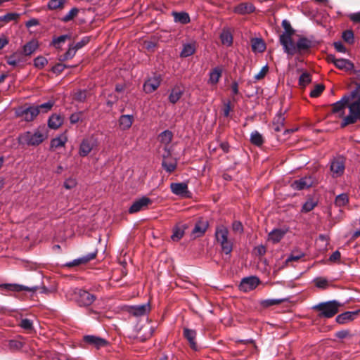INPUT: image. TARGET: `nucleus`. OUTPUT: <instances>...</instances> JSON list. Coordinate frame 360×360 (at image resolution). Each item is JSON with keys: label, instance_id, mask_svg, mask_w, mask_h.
Returning a JSON list of instances; mask_svg holds the SVG:
<instances>
[{"label": "nucleus", "instance_id": "nucleus-47", "mask_svg": "<svg viewBox=\"0 0 360 360\" xmlns=\"http://www.w3.org/2000/svg\"><path fill=\"white\" fill-rule=\"evenodd\" d=\"M65 0H50L48 2V8L51 10L63 8Z\"/></svg>", "mask_w": 360, "mask_h": 360}, {"label": "nucleus", "instance_id": "nucleus-27", "mask_svg": "<svg viewBox=\"0 0 360 360\" xmlns=\"http://www.w3.org/2000/svg\"><path fill=\"white\" fill-rule=\"evenodd\" d=\"M63 123V118L56 114L52 115L49 120H48V126L49 128L53 129H57L59 128Z\"/></svg>", "mask_w": 360, "mask_h": 360}, {"label": "nucleus", "instance_id": "nucleus-1", "mask_svg": "<svg viewBox=\"0 0 360 360\" xmlns=\"http://www.w3.org/2000/svg\"><path fill=\"white\" fill-rule=\"evenodd\" d=\"M26 283L24 284V297L25 292H30L31 297L37 292L49 294L51 290L43 283V276L39 271L28 272L25 275Z\"/></svg>", "mask_w": 360, "mask_h": 360}, {"label": "nucleus", "instance_id": "nucleus-28", "mask_svg": "<svg viewBox=\"0 0 360 360\" xmlns=\"http://www.w3.org/2000/svg\"><path fill=\"white\" fill-rule=\"evenodd\" d=\"M285 234V231L279 229H275L269 233V240L272 241L274 243H277L281 241Z\"/></svg>", "mask_w": 360, "mask_h": 360}, {"label": "nucleus", "instance_id": "nucleus-55", "mask_svg": "<svg viewBox=\"0 0 360 360\" xmlns=\"http://www.w3.org/2000/svg\"><path fill=\"white\" fill-rule=\"evenodd\" d=\"M162 167L169 173L174 172L176 167V162H167L163 160L162 162Z\"/></svg>", "mask_w": 360, "mask_h": 360}, {"label": "nucleus", "instance_id": "nucleus-12", "mask_svg": "<svg viewBox=\"0 0 360 360\" xmlns=\"http://www.w3.org/2000/svg\"><path fill=\"white\" fill-rule=\"evenodd\" d=\"M260 281L257 276H250L242 279L239 288L241 291L249 292L255 289L259 284Z\"/></svg>", "mask_w": 360, "mask_h": 360}, {"label": "nucleus", "instance_id": "nucleus-58", "mask_svg": "<svg viewBox=\"0 0 360 360\" xmlns=\"http://www.w3.org/2000/svg\"><path fill=\"white\" fill-rule=\"evenodd\" d=\"M47 63L46 58L42 56L37 57L34 60V65L37 68H43Z\"/></svg>", "mask_w": 360, "mask_h": 360}, {"label": "nucleus", "instance_id": "nucleus-37", "mask_svg": "<svg viewBox=\"0 0 360 360\" xmlns=\"http://www.w3.org/2000/svg\"><path fill=\"white\" fill-rule=\"evenodd\" d=\"M250 142L257 146H261L264 143L262 135L257 131H254L250 134Z\"/></svg>", "mask_w": 360, "mask_h": 360}, {"label": "nucleus", "instance_id": "nucleus-5", "mask_svg": "<svg viewBox=\"0 0 360 360\" xmlns=\"http://www.w3.org/2000/svg\"><path fill=\"white\" fill-rule=\"evenodd\" d=\"M215 238L219 243L221 250L226 255H229L233 250V243L229 239V230L224 225L217 226Z\"/></svg>", "mask_w": 360, "mask_h": 360}, {"label": "nucleus", "instance_id": "nucleus-52", "mask_svg": "<svg viewBox=\"0 0 360 360\" xmlns=\"http://www.w3.org/2000/svg\"><path fill=\"white\" fill-rule=\"evenodd\" d=\"M304 256V253L299 251H292L290 256L286 259V262L298 261L300 259Z\"/></svg>", "mask_w": 360, "mask_h": 360}, {"label": "nucleus", "instance_id": "nucleus-64", "mask_svg": "<svg viewBox=\"0 0 360 360\" xmlns=\"http://www.w3.org/2000/svg\"><path fill=\"white\" fill-rule=\"evenodd\" d=\"M232 229L233 231L238 233H243V226L240 221H235L232 224Z\"/></svg>", "mask_w": 360, "mask_h": 360}, {"label": "nucleus", "instance_id": "nucleus-36", "mask_svg": "<svg viewBox=\"0 0 360 360\" xmlns=\"http://www.w3.org/2000/svg\"><path fill=\"white\" fill-rule=\"evenodd\" d=\"M182 95L183 91L179 87H175L171 91L169 96V101L172 103L174 104L181 98Z\"/></svg>", "mask_w": 360, "mask_h": 360}, {"label": "nucleus", "instance_id": "nucleus-33", "mask_svg": "<svg viewBox=\"0 0 360 360\" xmlns=\"http://www.w3.org/2000/svg\"><path fill=\"white\" fill-rule=\"evenodd\" d=\"M172 15L176 22L185 25L190 22L189 15L186 12H173Z\"/></svg>", "mask_w": 360, "mask_h": 360}, {"label": "nucleus", "instance_id": "nucleus-41", "mask_svg": "<svg viewBox=\"0 0 360 360\" xmlns=\"http://www.w3.org/2000/svg\"><path fill=\"white\" fill-rule=\"evenodd\" d=\"M349 203V196L347 193H341L336 196L335 205L337 207H344Z\"/></svg>", "mask_w": 360, "mask_h": 360}, {"label": "nucleus", "instance_id": "nucleus-15", "mask_svg": "<svg viewBox=\"0 0 360 360\" xmlns=\"http://www.w3.org/2000/svg\"><path fill=\"white\" fill-rule=\"evenodd\" d=\"M313 183L314 181L311 176H306L294 181L291 184V187L294 190L301 191L306 188H309L313 185Z\"/></svg>", "mask_w": 360, "mask_h": 360}, {"label": "nucleus", "instance_id": "nucleus-32", "mask_svg": "<svg viewBox=\"0 0 360 360\" xmlns=\"http://www.w3.org/2000/svg\"><path fill=\"white\" fill-rule=\"evenodd\" d=\"M288 298H281V299H266L261 300L259 304L262 307L264 308L269 307L273 305H278L284 302L288 301Z\"/></svg>", "mask_w": 360, "mask_h": 360}, {"label": "nucleus", "instance_id": "nucleus-22", "mask_svg": "<svg viewBox=\"0 0 360 360\" xmlns=\"http://www.w3.org/2000/svg\"><path fill=\"white\" fill-rule=\"evenodd\" d=\"M196 331L195 330L185 328L184 329V336L189 342L190 347L195 351L198 350V345L195 342Z\"/></svg>", "mask_w": 360, "mask_h": 360}, {"label": "nucleus", "instance_id": "nucleus-49", "mask_svg": "<svg viewBox=\"0 0 360 360\" xmlns=\"http://www.w3.org/2000/svg\"><path fill=\"white\" fill-rule=\"evenodd\" d=\"M316 205L317 202H315L313 199H309L302 205L301 211L302 212H310L316 206Z\"/></svg>", "mask_w": 360, "mask_h": 360}, {"label": "nucleus", "instance_id": "nucleus-57", "mask_svg": "<svg viewBox=\"0 0 360 360\" xmlns=\"http://www.w3.org/2000/svg\"><path fill=\"white\" fill-rule=\"evenodd\" d=\"M344 41L349 44H352L354 42V33L352 30H345L342 32V35Z\"/></svg>", "mask_w": 360, "mask_h": 360}, {"label": "nucleus", "instance_id": "nucleus-11", "mask_svg": "<svg viewBox=\"0 0 360 360\" xmlns=\"http://www.w3.org/2000/svg\"><path fill=\"white\" fill-rule=\"evenodd\" d=\"M282 27L285 30V32L279 36V41L283 47L292 39V37L294 34L295 30L292 28L290 23L287 20L282 21Z\"/></svg>", "mask_w": 360, "mask_h": 360}, {"label": "nucleus", "instance_id": "nucleus-21", "mask_svg": "<svg viewBox=\"0 0 360 360\" xmlns=\"http://www.w3.org/2000/svg\"><path fill=\"white\" fill-rule=\"evenodd\" d=\"M97 255V251H94L93 252L89 253L86 255L82 256L79 258L75 259L73 261L68 262L66 264L67 266H78L82 264H86L88 262L94 259Z\"/></svg>", "mask_w": 360, "mask_h": 360}, {"label": "nucleus", "instance_id": "nucleus-16", "mask_svg": "<svg viewBox=\"0 0 360 360\" xmlns=\"http://www.w3.org/2000/svg\"><path fill=\"white\" fill-rule=\"evenodd\" d=\"M96 146V141L92 138L84 139L79 146V154L82 157L88 155Z\"/></svg>", "mask_w": 360, "mask_h": 360}, {"label": "nucleus", "instance_id": "nucleus-42", "mask_svg": "<svg viewBox=\"0 0 360 360\" xmlns=\"http://www.w3.org/2000/svg\"><path fill=\"white\" fill-rule=\"evenodd\" d=\"M141 330H146V333H144L143 335H137V338L141 342H143L150 338L153 333V327L149 326H143L141 327Z\"/></svg>", "mask_w": 360, "mask_h": 360}, {"label": "nucleus", "instance_id": "nucleus-44", "mask_svg": "<svg viewBox=\"0 0 360 360\" xmlns=\"http://www.w3.org/2000/svg\"><path fill=\"white\" fill-rule=\"evenodd\" d=\"M21 61V53H15L13 55L8 56L7 58V63L9 65L13 67H15L18 65Z\"/></svg>", "mask_w": 360, "mask_h": 360}, {"label": "nucleus", "instance_id": "nucleus-43", "mask_svg": "<svg viewBox=\"0 0 360 360\" xmlns=\"http://www.w3.org/2000/svg\"><path fill=\"white\" fill-rule=\"evenodd\" d=\"M2 290L11 292H20L22 290V285L5 283L0 285Z\"/></svg>", "mask_w": 360, "mask_h": 360}, {"label": "nucleus", "instance_id": "nucleus-3", "mask_svg": "<svg viewBox=\"0 0 360 360\" xmlns=\"http://www.w3.org/2000/svg\"><path fill=\"white\" fill-rule=\"evenodd\" d=\"M312 46V41L307 37H302L298 39L296 43L292 39L283 47L285 53L290 56L295 54H303L309 52Z\"/></svg>", "mask_w": 360, "mask_h": 360}, {"label": "nucleus", "instance_id": "nucleus-38", "mask_svg": "<svg viewBox=\"0 0 360 360\" xmlns=\"http://www.w3.org/2000/svg\"><path fill=\"white\" fill-rule=\"evenodd\" d=\"M220 39L224 45L230 46L233 44V36L229 30H223L220 34Z\"/></svg>", "mask_w": 360, "mask_h": 360}, {"label": "nucleus", "instance_id": "nucleus-6", "mask_svg": "<svg viewBox=\"0 0 360 360\" xmlns=\"http://www.w3.org/2000/svg\"><path fill=\"white\" fill-rule=\"evenodd\" d=\"M74 293V299L80 307L90 306L96 300L94 295L82 289H75Z\"/></svg>", "mask_w": 360, "mask_h": 360}, {"label": "nucleus", "instance_id": "nucleus-34", "mask_svg": "<svg viewBox=\"0 0 360 360\" xmlns=\"http://www.w3.org/2000/svg\"><path fill=\"white\" fill-rule=\"evenodd\" d=\"M285 122V117L281 113H278L276 115L273 121V127L275 131H280L283 126Z\"/></svg>", "mask_w": 360, "mask_h": 360}, {"label": "nucleus", "instance_id": "nucleus-61", "mask_svg": "<svg viewBox=\"0 0 360 360\" xmlns=\"http://www.w3.org/2000/svg\"><path fill=\"white\" fill-rule=\"evenodd\" d=\"M86 98V91L85 90H79L75 94V99L76 101L83 102Z\"/></svg>", "mask_w": 360, "mask_h": 360}, {"label": "nucleus", "instance_id": "nucleus-53", "mask_svg": "<svg viewBox=\"0 0 360 360\" xmlns=\"http://www.w3.org/2000/svg\"><path fill=\"white\" fill-rule=\"evenodd\" d=\"M324 90V86L323 84H317L314 86V88L311 91L309 95L312 98H316L321 95V94Z\"/></svg>", "mask_w": 360, "mask_h": 360}, {"label": "nucleus", "instance_id": "nucleus-30", "mask_svg": "<svg viewBox=\"0 0 360 360\" xmlns=\"http://www.w3.org/2000/svg\"><path fill=\"white\" fill-rule=\"evenodd\" d=\"M133 123V116L129 115H123L119 119V124L123 130L128 129Z\"/></svg>", "mask_w": 360, "mask_h": 360}, {"label": "nucleus", "instance_id": "nucleus-8", "mask_svg": "<svg viewBox=\"0 0 360 360\" xmlns=\"http://www.w3.org/2000/svg\"><path fill=\"white\" fill-rule=\"evenodd\" d=\"M355 101V100L351 96V95L347 94L342 96V98L337 101L336 103H333L332 105V111L334 113H339L340 117H343L345 112L344 109L345 106L347 105L349 108V105L353 102Z\"/></svg>", "mask_w": 360, "mask_h": 360}, {"label": "nucleus", "instance_id": "nucleus-40", "mask_svg": "<svg viewBox=\"0 0 360 360\" xmlns=\"http://www.w3.org/2000/svg\"><path fill=\"white\" fill-rule=\"evenodd\" d=\"M186 229V226L184 225H181L180 226H176L174 229L173 233L171 236V238L174 241L179 240L184 235V231Z\"/></svg>", "mask_w": 360, "mask_h": 360}, {"label": "nucleus", "instance_id": "nucleus-18", "mask_svg": "<svg viewBox=\"0 0 360 360\" xmlns=\"http://www.w3.org/2000/svg\"><path fill=\"white\" fill-rule=\"evenodd\" d=\"M172 192L181 197H188L189 191L188 185L186 183H172L170 185Z\"/></svg>", "mask_w": 360, "mask_h": 360}, {"label": "nucleus", "instance_id": "nucleus-20", "mask_svg": "<svg viewBox=\"0 0 360 360\" xmlns=\"http://www.w3.org/2000/svg\"><path fill=\"white\" fill-rule=\"evenodd\" d=\"M360 310L353 311H345L336 316V321L340 324H345L353 321L359 314Z\"/></svg>", "mask_w": 360, "mask_h": 360}, {"label": "nucleus", "instance_id": "nucleus-10", "mask_svg": "<svg viewBox=\"0 0 360 360\" xmlns=\"http://www.w3.org/2000/svg\"><path fill=\"white\" fill-rule=\"evenodd\" d=\"M24 138L28 145L38 146L46 138V134L37 129L34 132H27Z\"/></svg>", "mask_w": 360, "mask_h": 360}, {"label": "nucleus", "instance_id": "nucleus-46", "mask_svg": "<svg viewBox=\"0 0 360 360\" xmlns=\"http://www.w3.org/2000/svg\"><path fill=\"white\" fill-rule=\"evenodd\" d=\"M172 136V133L170 131L165 130L160 134L159 138L161 143L167 145L171 142Z\"/></svg>", "mask_w": 360, "mask_h": 360}, {"label": "nucleus", "instance_id": "nucleus-23", "mask_svg": "<svg viewBox=\"0 0 360 360\" xmlns=\"http://www.w3.org/2000/svg\"><path fill=\"white\" fill-rule=\"evenodd\" d=\"M39 115V109L36 105H24V121H32Z\"/></svg>", "mask_w": 360, "mask_h": 360}, {"label": "nucleus", "instance_id": "nucleus-59", "mask_svg": "<svg viewBox=\"0 0 360 360\" xmlns=\"http://www.w3.org/2000/svg\"><path fill=\"white\" fill-rule=\"evenodd\" d=\"M22 343L20 340H11L9 342V347L12 351H17L22 348Z\"/></svg>", "mask_w": 360, "mask_h": 360}, {"label": "nucleus", "instance_id": "nucleus-48", "mask_svg": "<svg viewBox=\"0 0 360 360\" xmlns=\"http://www.w3.org/2000/svg\"><path fill=\"white\" fill-rule=\"evenodd\" d=\"M27 333L32 335L34 333V328L33 326V321L24 319V334Z\"/></svg>", "mask_w": 360, "mask_h": 360}, {"label": "nucleus", "instance_id": "nucleus-7", "mask_svg": "<svg viewBox=\"0 0 360 360\" xmlns=\"http://www.w3.org/2000/svg\"><path fill=\"white\" fill-rule=\"evenodd\" d=\"M345 169V159L342 156L334 158L330 165V171L333 178H338L343 175Z\"/></svg>", "mask_w": 360, "mask_h": 360}, {"label": "nucleus", "instance_id": "nucleus-4", "mask_svg": "<svg viewBox=\"0 0 360 360\" xmlns=\"http://www.w3.org/2000/svg\"><path fill=\"white\" fill-rule=\"evenodd\" d=\"M341 304L337 300L321 302L312 308L319 311V317L329 319L334 316L338 312Z\"/></svg>", "mask_w": 360, "mask_h": 360}, {"label": "nucleus", "instance_id": "nucleus-14", "mask_svg": "<svg viewBox=\"0 0 360 360\" xmlns=\"http://www.w3.org/2000/svg\"><path fill=\"white\" fill-rule=\"evenodd\" d=\"M161 77L159 75H155L148 78L143 84V90L146 94H150L155 91L160 85Z\"/></svg>", "mask_w": 360, "mask_h": 360}, {"label": "nucleus", "instance_id": "nucleus-39", "mask_svg": "<svg viewBox=\"0 0 360 360\" xmlns=\"http://www.w3.org/2000/svg\"><path fill=\"white\" fill-rule=\"evenodd\" d=\"M67 138L65 136H58L53 139L51 141L50 147L51 149L58 148L63 147L67 142Z\"/></svg>", "mask_w": 360, "mask_h": 360}, {"label": "nucleus", "instance_id": "nucleus-51", "mask_svg": "<svg viewBox=\"0 0 360 360\" xmlns=\"http://www.w3.org/2000/svg\"><path fill=\"white\" fill-rule=\"evenodd\" d=\"M79 13V9L77 8H72L62 18L63 22H69L72 20Z\"/></svg>", "mask_w": 360, "mask_h": 360}, {"label": "nucleus", "instance_id": "nucleus-60", "mask_svg": "<svg viewBox=\"0 0 360 360\" xmlns=\"http://www.w3.org/2000/svg\"><path fill=\"white\" fill-rule=\"evenodd\" d=\"M77 51V50L74 46L70 47L69 49L65 52L61 60H65L69 58H72L75 55Z\"/></svg>", "mask_w": 360, "mask_h": 360}, {"label": "nucleus", "instance_id": "nucleus-29", "mask_svg": "<svg viewBox=\"0 0 360 360\" xmlns=\"http://www.w3.org/2000/svg\"><path fill=\"white\" fill-rule=\"evenodd\" d=\"M335 67L340 70L348 71L354 68V64L347 59L339 58L335 61Z\"/></svg>", "mask_w": 360, "mask_h": 360}, {"label": "nucleus", "instance_id": "nucleus-19", "mask_svg": "<svg viewBox=\"0 0 360 360\" xmlns=\"http://www.w3.org/2000/svg\"><path fill=\"white\" fill-rule=\"evenodd\" d=\"M84 341L96 349H100L108 345L106 340L95 335H85L84 337Z\"/></svg>", "mask_w": 360, "mask_h": 360}, {"label": "nucleus", "instance_id": "nucleus-13", "mask_svg": "<svg viewBox=\"0 0 360 360\" xmlns=\"http://www.w3.org/2000/svg\"><path fill=\"white\" fill-rule=\"evenodd\" d=\"M129 314L136 316H143L148 314L150 311V306L149 303H146L140 305L130 306L128 308Z\"/></svg>", "mask_w": 360, "mask_h": 360}, {"label": "nucleus", "instance_id": "nucleus-62", "mask_svg": "<svg viewBox=\"0 0 360 360\" xmlns=\"http://www.w3.org/2000/svg\"><path fill=\"white\" fill-rule=\"evenodd\" d=\"M77 185V181L75 179H72V178H69L68 179H66L64 182V187L66 188V189H71V188H73L76 186Z\"/></svg>", "mask_w": 360, "mask_h": 360}, {"label": "nucleus", "instance_id": "nucleus-45", "mask_svg": "<svg viewBox=\"0 0 360 360\" xmlns=\"http://www.w3.org/2000/svg\"><path fill=\"white\" fill-rule=\"evenodd\" d=\"M54 101H49L44 103H42L39 105H36L37 108L39 109V114L40 112L41 113H46L51 110L52 107L54 105Z\"/></svg>", "mask_w": 360, "mask_h": 360}, {"label": "nucleus", "instance_id": "nucleus-35", "mask_svg": "<svg viewBox=\"0 0 360 360\" xmlns=\"http://www.w3.org/2000/svg\"><path fill=\"white\" fill-rule=\"evenodd\" d=\"M39 46L38 41L37 40H32L24 45V56H29L32 54Z\"/></svg>", "mask_w": 360, "mask_h": 360}, {"label": "nucleus", "instance_id": "nucleus-63", "mask_svg": "<svg viewBox=\"0 0 360 360\" xmlns=\"http://www.w3.org/2000/svg\"><path fill=\"white\" fill-rule=\"evenodd\" d=\"M267 72H268V66L265 65L261 69V70L259 72V73H257V75H255V77H254L255 79L260 80V79H263L265 77Z\"/></svg>", "mask_w": 360, "mask_h": 360}, {"label": "nucleus", "instance_id": "nucleus-31", "mask_svg": "<svg viewBox=\"0 0 360 360\" xmlns=\"http://www.w3.org/2000/svg\"><path fill=\"white\" fill-rule=\"evenodd\" d=\"M252 49L254 52L262 53L264 51L266 45L262 39L255 38L251 41Z\"/></svg>", "mask_w": 360, "mask_h": 360}, {"label": "nucleus", "instance_id": "nucleus-2", "mask_svg": "<svg viewBox=\"0 0 360 360\" xmlns=\"http://www.w3.org/2000/svg\"><path fill=\"white\" fill-rule=\"evenodd\" d=\"M349 94L355 101L349 105V115L344 117L342 127L354 124L360 120V83L356 84V87Z\"/></svg>", "mask_w": 360, "mask_h": 360}, {"label": "nucleus", "instance_id": "nucleus-26", "mask_svg": "<svg viewBox=\"0 0 360 360\" xmlns=\"http://www.w3.org/2000/svg\"><path fill=\"white\" fill-rule=\"evenodd\" d=\"M222 75V69L219 67H216L212 69L209 74L208 83L212 85H216L219 81Z\"/></svg>", "mask_w": 360, "mask_h": 360}, {"label": "nucleus", "instance_id": "nucleus-24", "mask_svg": "<svg viewBox=\"0 0 360 360\" xmlns=\"http://www.w3.org/2000/svg\"><path fill=\"white\" fill-rule=\"evenodd\" d=\"M255 7L250 3H242L236 6L233 11L240 15H245L253 13Z\"/></svg>", "mask_w": 360, "mask_h": 360}, {"label": "nucleus", "instance_id": "nucleus-56", "mask_svg": "<svg viewBox=\"0 0 360 360\" xmlns=\"http://www.w3.org/2000/svg\"><path fill=\"white\" fill-rule=\"evenodd\" d=\"M19 17V14L15 13H8L4 15L0 16V21H5L6 22L15 20Z\"/></svg>", "mask_w": 360, "mask_h": 360}, {"label": "nucleus", "instance_id": "nucleus-17", "mask_svg": "<svg viewBox=\"0 0 360 360\" xmlns=\"http://www.w3.org/2000/svg\"><path fill=\"white\" fill-rule=\"evenodd\" d=\"M209 226L208 221L206 219H200L195 224L193 229L191 231V236L195 238L202 236Z\"/></svg>", "mask_w": 360, "mask_h": 360}, {"label": "nucleus", "instance_id": "nucleus-25", "mask_svg": "<svg viewBox=\"0 0 360 360\" xmlns=\"http://www.w3.org/2000/svg\"><path fill=\"white\" fill-rule=\"evenodd\" d=\"M196 51V43L195 41L183 44L182 50L180 53L181 58H187L195 53Z\"/></svg>", "mask_w": 360, "mask_h": 360}, {"label": "nucleus", "instance_id": "nucleus-50", "mask_svg": "<svg viewBox=\"0 0 360 360\" xmlns=\"http://www.w3.org/2000/svg\"><path fill=\"white\" fill-rule=\"evenodd\" d=\"M311 81V75L308 72H304L302 73L300 78H299V84L301 86H306L307 84H309Z\"/></svg>", "mask_w": 360, "mask_h": 360}, {"label": "nucleus", "instance_id": "nucleus-54", "mask_svg": "<svg viewBox=\"0 0 360 360\" xmlns=\"http://www.w3.org/2000/svg\"><path fill=\"white\" fill-rule=\"evenodd\" d=\"M317 288L325 289L328 286V281L326 278L318 277L314 279Z\"/></svg>", "mask_w": 360, "mask_h": 360}, {"label": "nucleus", "instance_id": "nucleus-9", "mask_svg": "<svg viewBox=\"0 0 360 360\" xmlns=\"http://www.w3.org/2000/svg\"><path fill=\"white\" fill-rule=\"evenodd\" d=\"M153 202L152 200L146 196L134 200L129 209L130 214L136 213L138 212L148 209V206Z\"/></svg>", "mask_w": 360, "mask_h": 360}]
</instances>
